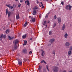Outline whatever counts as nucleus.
Masks as SVG:
<instances>
[{
    "label": "nucleus",
    "mask_w": 72,
    "mask_h": 72,
    "mask_svg": "<svg viewBox=\"0 0 72 72\" xmlns=\"http://www.w3.org/2000/svg\"><path fill=\"white\" fill-rule=\"evenodd\" d=\"M19 42V41L17 40H14V42L13 43L14 44H15V47L14 48V49H17V46H16V44H17Z\"/></svg>",
    "instance_id": "1"
},
{
    "label": "nucleus",
    "mask_w": 72,
    "mask_h": 72,
    "mask_svg": "<svg viewBox=\"0 0 72 72\" xmlns=\"http://www.w3.org/2000/svg\"><path fill=\"white\" fill-rule=\"evenodd\" d=\"M72 8V6H71L70 5H67L65 9H67V10H71Z\"/></svg>",
    "instance_id": "2"
},
{
    "label": "nucleus",
    "mask_w": 72,
    "mask_h": 72,
    "mask_svg": "<svg viewBox=\"0 0 72 72\" xmlns=\"http://www.w3.org/2000/svg\"><path fill=\"white\" fill-rule=\"evenodd\" d=\"M59 68L55 67L54 69H53V70L54 71V72H58V71H59Z\"/></svg>",
    "instance_id": "3"
},
{
    "label": "nucleus",
    "mask_w": 72,
    "mask_h": 72,
    "mask_svg": "<svg viewBox=\"0 0 72 72\" xmlns=\"http://www.w3.org/2000/svg\"><path fill=\"white\" fill-rule=\"evenodd\" d=\"M17 60L18 61V64L19 65H21L22 64V61H21V60L17 59Z\"/></svg>",
    "instance_id": "4"
},
{
    "label": "nucleus",
    "mask_w": 72,
    "mask_h": 72,
    "mask_svg": "<svg viewBox=\"0 0 72 72\" xmlns=\"http://www.w3.org/2000/svg\"><path fill=\"white\" fill-rule=\"evenodd\" d=\"M6 37V36L5 35H1L0 36V40H2V38H3V37H4V38H5Z\"/></svg>",
    "instance_id": "5"
},
{
    "label": "nucleus",
    "mask_w": 72,
    "mask_h": 72,
    "mask_svg": "<svg viewBox=\"0 0 72 72\" xmlns=\"http://www.w3.org/2000/svg\"><path fill=\"white\" fill-rule=\"evenodd\" d=\"M57 20L58 21V23H59V24H60V23H61V22L62 21V20H61V18L58 17L57 18Z\"/></svg>",
    "instance_id": "6"
},
{
    "label": "nucleus",
    "mask_w": 72,
    "mask_h": 72,
    "mask_svg": "<svg viewBox=\"0 0 72 72\" xmlns=\"http://www.w3.org/2000/svg\"><path fill=\"white\" fill-rule=\"evenodd\" d=\"M72 54V51L71 50H69L68 51V56L69 57Z\"/></svg>",
    "instance_id": "7"
},
{
    "label": "nucleus",
    "mask_w": 72,
    "mask_h": 72,
    "mask_svg": "<svg viewBox=\"0 0 72 72\" xmlns=\"http://www.w3.org/2000/svg\"><path fill=\"white\" fill-rule=\"evenodd\" d=\"M70 45V44H69V42H67L65 43V46H69Z\"/></svg>",
    "instance_id": "8"
},
{
    "label": "nucleus",
    "mask_w": 72,
    "mask_h": 72,
    "mask_svg": "<svg viewBox=\"0 0 72 72\" xmlns=\"http://www.w3.org/2000/svg\"><path fill=\"white\" fill-rule=\"evenodd\" d=\"M55 41V39H50V42H51V43H53V42H54Z\"/></svg>",
    "instance_id": "9"
},
{
    "label": "nucleus",
    "mask_w": 72,
    "mask_h": 72,
    "mask_svg": "<svg viewBox=\"0 0 72 72\" xmlns=\"http://www.w3.org/2000/svg\"><path fill=\"white\" fill-rule=\"evenodd\" d=\"M33 9L34 10H39V8L37 6H35L33 8Z\"/></svg>",
    "instance_id": "10"
},
{
    "label": "nucleus",
    "mask_w": 72,
    "mask_h": 72,
    "mask_svg": "<svg viewBox=\"0 0 72 72\" xmlns=\"http://www.w3.org/2000/svg\"><path fill=\"white\" fill-rule=\"evenodd\" d=\"M8 37L9 40H13V39L14 38V37H10V36H8Z\"/></svg>",
    "instance_id": "11"
},
{
    "label": "nucleus",
    "mask_w": 72,
    "mask_h": 72,
    "mask_svg": "<svg viewBox=\"0 0 72 72\" xmlns=\"http://www.w3.org/2000/svg\"><path fill=\"white\" fill-rule=\"evenodd\" d=\"M25 3L27 4V5H30V1L28 0L26 1Z\"/></svg>",
    "instance_id": "12"
},
{
    "label": "nucleus",
    "mask_w": 72,
    "mask_h": 72,
    "mask_svg": "<svg viewBox=\"0 0 72 72\" xmlns=\"http://www.w3.org/2000/svg\"><path fill=\"white\" fill-rule=\"evenodd\" d=\"M35 21V18L33 17H32L31 20V22H34Z\"/></svg>",
    "instance_id": "13"
},
{
    "label": "nucleus",
    "mask_w": 72,
    "mask_h": 72,
    "mask_svg": "<svg viewBox=\"0 0 72 72\" xmlns=\"http://www.w3.org/2000/svg\"><path fill=\"white\" fill-rule=\"evenodd\" d=\"M41 51H42V56H44L45 55V51H44L43 50H41Z\"/></svg>",
    "instance_id": "14"
},
{
    "label": "nucleus",
    "mask_w": 72,
    "mask_h": 72,
    "mask_svg": "<svg viewBox=\"0 0 72 72\" xmlns=\"http://www.w3.org/2000/svg\"><path fill=\"white\" fill-rule=\"evenodd\" d=\"M36 11L35 10H34L33 11V15H36V14L37 13Z\"/></svg>",
    "instance_id": "15"
},
{
    "label": "nucleus",
    "mask_w": 72,
    "mask_h": 72,
    "mask_svg": "<svg viewBox=\"0 0 72 72\" xmlns=\"http://www.w3.org/2000/svg\"><path fill=\"white\" fill-rule=\"evenodd\" d=\"M16 19H19V14H16Z\"/></svg>",
    "instance_id": "16"
},
{
    "label": "nucleus",
    "mask_w": 72,
    "mask_h": 72,
    "mask_svg": "<svg viewBox=\"0 0 72 72\" xmlns=\"http://www.w3.org/2000/svg\"><path fill=\"white\" fill-rule=\"evenodd\" d=\"M64 37L65 38H67L68 37V33H66L64 35Z\"/></svg>",
    "instance_id": "17"
},
{
    "label": "nucleus",
    "mask_w": 72,
    "mask_h": 72,
    "mask_svg": "<svg viewBox=\"0 0 72 72\" xmlns=\"http://www.w3.org/2000/svg\"><path fill=\"white\" fill-rule=\"evenodd\" d=\"M49 22H50L49 21H45L44 22V24H43V25H45V24H46V23H49Z\"/></svg>",
    "instance_id": "18"
},
{
    "label": "nucleus",
    "mask_w": 72,
    "mask_h": 72,
    "mask_svg": "<svg viewBox=\"0 0 72 72\" xmlns=\"http://www.w3.org/2000/svg\"><path fill=\"white\" fill-rule=\"evenodd\" d=\"M10 31L9 30H6V34H8V33L10 32Z\"/></svg>",
    "instance_id": "19"
},
{
    "label": "nucleus",
    "mask_w": 72,
    "mask_h": 72,
    "mask_svg": "<svg viewBox=\"0 0 72 72\" xmlns=\"http://www.w3.org/2000/svg\"><path fill=\"white\" fill-rule=\"evenodd\" d=\"M65 29V25L63 24L62 25V30H64Z\"/></svg>",
    "instance_id": "20"
},
{
    "label": "nucleus",
    "mask_w": 72,
    "mask_h": 72,
    "mask_svg": "<svg viewBox=\"0 0 72 72\" xmlns=\"http://www.w3.org/2000/svg\"><path fill=\"white\" fill-rule=\"evenodd\" d=\"M27 42L26 40H24V44H23V45L24 46V45H26V44H27Z\"/></svg>",
    "instance_id": "21"
},
{
    "label": "nucleus",
    "mask_w": 72,
    "mask_h": 72,
    "mask_svg": "<svg viewBox=\"0 0 72 72\" xmlns=\"http://www.w3.org/2000/svg\"><path fill=\"white\" fill-rule=\"evenodd\" d=\"M10 10L11 11V12H13L14 10V9H13V6H10Z\"/></svg>",
    "instance_id": "22"
},
{
    "label": "nucleus",
    "mask_w": 72,
    "mask_h": 72,
    "mask_svg": "<svg viewBox=\"0 0 72 72\" xmlns=\"http://www.w3.org/2000/svg\"><path fill=\"white\" fill-rule=\"evenodd\" d=\"M27 50L26 49H24L23 51V53H27Z\"/></svg>",
    "instance_id": "23"
},
{
    "label": "nucleus",
    "mask_w": 72,
    "mask_h": 72,
    "mask_svg": "<svg viewBox=\"0 0 72 72\" xmlns=\"http://www.w3.org/2000/svg\"><path fill=\"white\" fill-rule=\"evenodd\" d=\"M52 54H54L55 55V50H53L52 51Z\"/></svg>",
    "instance_id": "24"
},
{
    "label": "nucleus",
    "mask_w": 72,
    "mask_h": 72,
    "mask_svg": "<svg viewBox=\"0 0 72 72\" xmlns=\"http://www.w3.org/2000/svg\"><path fill=\"white\" fill-rule=\"evenodd\" d=\"M27 36V35L25 34V35H24L22 36V38L23 39H25L26 37V36Z\"/></svg>",
    "instance_id": "25"
},
{
    "label": "nucleus",
    "mask_w": 72,
    "mask_h": 72,
    "mask_svg": "<svg viewBox=\"0 0 72 72\" xmlns=\"http://www.w3.org/2000/svg\"><path fill=\"white\" fill-rule=\"evenodd\" d=\"M46 69L48 71H49V69H48V68H49V66L48 65L46 66Z\"/></svg>",
    "instance_id": "26"
},
{
    "label": "nucleus",
    "mask_w": 72,
    "mask_h": 72,
    "mask_svg": "<svg viewBox=\"0 0 72 72\" xmlns=\"http://www.w3.org/2000/svg\"><path fill=\"white\" fill-rule=\"evenodd\" d=\"M18 6L19 8H20L21 7V4H20V3H19L18 4Z\"/></svg>",
    "instance_id": "27"
},
{
    "label": "nucleus",
    "mask_w": 72,
    "mask_h": 72,
    "mask_svg": "<svg viewBox=\"0 0 72 72\" xmlns=\"http://www.w3.org/2000/svg\"><path fill=\"white\" fill-rule=\"evenodd\" d=\"M69 50L70 51L72 50V46H71L70 47Z\"/></svg>",
    "instance_id": "28"
},
{
    "label": "nucleus",
    "mask_w": 72,
    "mask_h": 72,
    "mask_svg": "<svg viewBox=\"0 0 72 72\" xmlns=\"http://www.w3.org/2000/svg\"><path fill=\"white\" fill-rule=\"evenodd\" d=\"M42 68V66H39V70H41V69Z\"/></svg>",
    "instance_id": "29"
},
{
    "label": "nucleus",
    "mask_w": 72,
    "mask_h": 72,
    "mask_svg": "<svg viewBox=\"0 0 72 72\" xmlns=\"http://www.w3.org/2000/svg\"><path fill=\"white\" fill-rule=\"evenodd\" d=\"M11 14V13L10 12H8V17H10V14Z\"/></svg>",
    "instance_id": "30"
},
{
    "label": "nucleus",
    "mask_w": 72,
    "mask_h": 72,
    "mask_svg": "<svg viewBox=\"0 0 72 72\" xmlns=\"http://www.w3.org/2000/svg\"><path fill=\"white\" fill-rule=\"evenodd\" d=\"M49 34L50 35H51V34H52V33H51V31H50L49 32Z\"/></svg>",
    "instance_id": "31"
},
{
    "label": "nucleus",
    "mask_w": 72,
    "mask_h": 72,
    "mask_svg": "<svg viewBox=\"0 0 72 72\" xmlns=\"http://www.w3.org/2000/svg\"><path fill=\"white\" fill-rule=\"evenodd\" d=\"M11 5H10V4H9L7 5H6V6L8 7V8H10V6Z\"/></svg>",
    "instance_id": "32"
},
{
    "label": "nucleus",
    "mask_w": 72,
    "mask_h": 72,
    "mask_svg": "<svg viewBox=\"0 0 72 72\" xmlns=\"http://www.w3.org/2000/svg\"><path fill=\"white\" fill-rule=\"evenodd\" d=\"M49 13L47 14H46V18H48V15H49Z\"/></svg>",
    "instance_id": "33"
},
{
    "label": "nucleus",
    "mask_w": 72,
    "mask_h": 72,
    "mask_svg": "<svg viewBox=\"0 0 72 72\" xmlns=\"http://www.w3.org/2000/svg\"><path fill=\"white\" fill-rule=\"evenodd\" d=\"M55 26H56V23H54L53 26V27L54 28V27H55Z\"/></svg>",
    "instance_id": "34"
},
{
    "label": "nucleus",
    "mask_w": 72,
    "mask_h": 72,
    "mask_svg": "<svg viewBox=\"0 0 72 72\" xmlns=\"http://www.w3.org/2000/svg\"><path fill=\"white\" fill-rule=\"evenodd\" d=\"M27 22H26L24 25V27H26V26H27Z\"/></svg>",
    "instance_id": "35"
},
{
    "label": "nucleus",
    "mask_w": 72,
    "mask_h": 72,
    "mask_svg": "<svg viewBox=\"0 0 72 72\" xmlns=\"http://www.w3.org/2000/svg\"><path fill=\"white\" fill-rule=\"evenodd\" d=\"M8 9H6V14L7 15L8 14Z\"/></svg>",
    "instance_id": "36"
},
{
    "label": "nucleus",
    "mask_w": 72,
    "mask_h": 72,
    "mask_svg": "<svg viewBox=\"0 0 72 72\" xmlns=\"http://www.w3.org/2000/svg\"><path fill=\"white\" fill-rule=\"evenodd\" d=\"M56 18H57V17H56V15H55L53 18V19H55Z\"/></svg>",
    "instance_id": "37"
},
{
    "label": "nucleus",
    "mask_w": 72,
    "mask_h": 72,
    "mask_svg": "<svg viewBox=\"0 0 72 72\" xmlns=\"http://www.w3.org/2000/svg\"><path fill=\"white\" fill-rule=\"evenodd\" d=\"M32 53V51H30V52H29V54H31Z\"/></svg>",
    "instance_id": "38"
},
{
    "label": "nucleus",
    "mask_w": 72,
    "mask_h": 72,
    "mask_svg": "<svg viewBox=\"0 0 72 72\" xmlns=\"http://www.w3.org/2000/svg\"><path fill=\"white\" fill-rule=\"evenodd\" d=\"M20 3H22V2H23V0H21L20 1Z\"/></svg>",
    "instance_id": "39"
},
{
    "label": "nucleus",
    "mask_w": 72,
    "mask_h": 72,
    "mask_svg": "<svg viewBox=\"0 0 72 72\" xmlns=\"http://www.w3.org/2000/svg\"><path fill=\"white\" fill-rule=\"evenodd\" d=\"M61 4H62V5L64 4V2H63V1L61 2Z\"/></svg>",
    "instance_id": "40"
},
{
    "label": "nucleus",
    "mask_w": 72,
    "mask_h": 72,
    "mask_svg": "<svg viewBox=\"0 0 72 72\" xmlns=\"http://www.w3.org/2000/svg\"><path fill=\"white\" fill-rule=\"evenodd\" d=\"M44 60H43L41 62V63H43L44 62Z\"/></svg>",
    "instance_id": "41"
},
{
    "label": "nucleus",
    "mask_w": 72,
    "mask_h": 72,
    "mask_svg": "<svg viewBox=\"0 0 72 72\" xmlns=\"http://www.w3.org/2000/svg\"><path fill=\"white\" fill-rule=\"evenodd\" d=\"M44 63H45V64H46V62H45V61H43Z\"/></svg>",
    "instance_id": "42"
},
{
    "label": "nucleus",
    "mask_w": 72,
    "mask_h": 72,
    "mask_svg": "<svg viewBox=\"0 0 72 72\" xmlns=\"http://www.w3.org/2000/svg\"><path fill=\"white\" fill-rule=\"evenodd\" d=\"M13 6H15V4H13Z\"/></svg>",
    "instance_id": "43"
},
{
    "label": "nucleus",
    "mask_w": 72,
    "mask_h": 72,
    "mask_svg": "<svg viewBox=\"0 0 72 72\" xmlns=\"http://www.w3.org/2000/svg\"><path fill=\"white\" fill-rule=\"evenodd\" d=\"M63 72H66V70H64L63 71Z\"/></svg>",
    "instance_id": "44"
},
{
    "label": "nucleus",
    "mask_w": 72,
    "mask_h": 72,
    "mask_svg": "<svg viewBox=\"0 0 72 72\" xmlns=\"http://www.w3.org/2000/svg\"><path fill=\"white\" fill-rule=\"evenodd\" d=\"M39 1H37V3L39 4Z\"/></svg>",
    "instance_id": "45"
},
{
    "label": "nucleus",
    "mask_w": 72,
    "mask_h": 72,
    "mask_svg": "<svg viewBox=\"0 0 72 72\" xmlns=\"http://www.w3.org/2000/svg\"><path fill=\"white\" fill-rule=\"evenodd\" d=\"M32 38H31L30 39V40H32Z\"/></svg>",
    "instance_id": "46"
},
{
    "label": "nucleus",
    "mask_w": 72,
    "mask_h": 72,
    "mask_svg": "<svg viewBox=\"0 0 72 72\" xmlns=\"http://www.w3.org/2000/svg\"><path fill=\"white\" fill-rule=\"evenodd\" d=\"M41 16L40 15L39 16V18H41Z\"/></svg>",
    "instance_id": "47"
},
{
    "label": "nucleus",
    "mask_w": 72,
    "mask_h": 72,
    "mask_svg": "<svg viewBox=\"0 0 72 72\" xmlns=\"http://www.w3.org/2000/svg\"><path fill=\"white\" fill-rule=\"evenodd\" d=\"M51 44V43H50V44H49L48 45H50Z\"/></svg>",
    "instance_id": "48"
},
{
    "label": "nucleus",
    "mask_w": 72,
    "mask_h": 72,
    "mask_svg": "<svg viewBox=\"0 0 72 72\" xmlns=\"http://www.w3.org/2000/svg\"><path fill=\"white\" fill-rule=\"evenodd\" d=\"M18 0H15V1H17Z\"/></svg>",
    "instance_id": "49"
},
{
    "label": "nucleus",
    "mask_w": 72,
    "mask_h": 72,
    "mask_svg": "<svg viewBox=\"0 0 72 72\" xmlns=\"http://www.w3.org/2000/svg\"><path fill=\"white\" fill-rule=\"evenodd\" d=\"M41 6H43V4H42V5H41Z\"/></svg>",
    "instance_id": "50"
},
{
    "label": "nucleus",
    "mask_w": 72,
    "mask_h": 72,
    "mask_svg": "<svg viewBox=\"0 0 72 72\" xmlns=\"http://www.w3.org/2000/svg\"><path fill=\"white\" fill-rule=\"evenodd\" d=\"M40 3H41V4H42V2H40Z\"/></svg>",
    "instance_id": "51"
},
{
    "label": "nucleus",
    "mask_w": 72,
    "mask_h": 72,
    "mask_svg": "<svg viewBox=\"0 0 72 72\" xmlns=\"http://www.w3.org/2000/svg\"><path fill=\"white\" fill-rule=\"evenodd\" d=\"M29 18H30V17H31V16H29Z\"/></svg>",
    "instance_id": "52"
},
{
    "label": "nucleus",
    "mask_w": 72,
    "mask_h": 72,
    "mask_svg": "<svg viewBox=\"0 0 72 72\" xmlns=\"http://www.w3.org/2000/svg\"><path fill=\"white\" fill-rule=\"evenodd\" d=\"M46 27H47V25H46Z\"/></svg>",
    "instance_id": "53"
},
{
    "label": "nucleus",
    "mask_w": 72,
    "mask_h": 72,
    "mask_svg": "<svg viewBox=\"0 0 72 72\" xmlns=\"http://www.w3.org/2000/svg\"><path fill=\"white\" fill-rule=\"evenodd\" d=\"M44 8V6H43V7H42V8Z\"/></svg>",
    "instance_id": "54"
},
{
    "label": "nucleus",
    "mask_w": 72,
    "mask_h": 72,
    "mask_svg": "<svg viewBox=\"0 0 72 72\" xmlns=\"http://www.w3.org/2000/svg\"><path fill=\"white\" fill-rule=\"evenodd\" d=\"M51 0V1H52V0Z\"/></svg>",
    "instance_id": "55"
}]
</instances>
